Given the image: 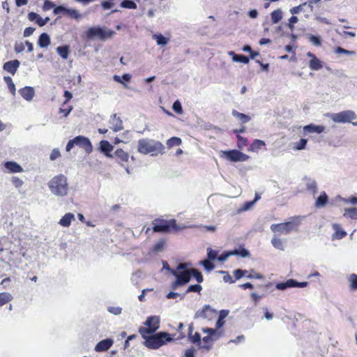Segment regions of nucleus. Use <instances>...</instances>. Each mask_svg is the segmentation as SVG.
Instances as JSON below:
<instances>
[{"instance_id":"f257e3e1","label":"nucleus","mask_w":357,"mask_h":357,"mask_svg":"<svg viewBox=\"0 0 357 357\" xmlns=\"http://www.w3.org/2000/svg\"><path fill=\"white\" fill-rule=\"evenodd\" d=\"M165 146L159 141L149 138L140 139L138 141L137 151L142 154L150 153L152 156L165 153Z\"/></svg>"},{"instance_id":"f03ea898","label":"nucleus","mask_w":357,"mask_h":357,"mask_svg":"<svg viewBox=\"0 0 357 357\" xmlns=\"http://www.w3.org/2000/svg\"><path fill=\"white\" fill-rule=\"evenodd\" d=\"M144 339V344L149 349H157L167 342H171L173 338L167 332L146 334L142 336Z\"/></svg>"},{"instance_id":"7ed1b4c3","label":"nucleus","mask_w":357,"mask_h":357,"mask_svg":"<svg viewBox=\"0 0 357 357\" xmlns=\"http://www.w3.org/2000/svg\"><path fill=\"white\" fill-rule=\"evenodd\" d=\"M48 187L51 193L57 197H65L68 192L67 177L63 174L54 176L49 182Z\"/></svg>"},{"instance_id":"20e7f679","label":"nucleus","mask_w":357,"mask_h":357,"mask_svg":"<svg viewBox=\"0 0 357 357\" xmlns=\"http://www.w3.org/2000/svg\"><path fill=\"white\" fill-rule=\"evenodd\" d=\"M303 219V216H294L290 218L289 221L286 222L273 224L271 226V229L273 232L287 235L291 231H297Z\"/></svg>"},{"instance_id":"39448f33","label":"nucleus","mask_w":357,"mask_h":357,"mask_svg":"<svg viewBox=\"0 0 357 357\" xmlns=\"http://www.w3.org/2000/svg\"><path fill=\"white\" fill-rule=\"evenodd\" d=\"M88 39L99 38L102 41L112 38L115 35V32L106 27L93 26L89 28L85 33Z\"/></svg>"},{"instance_id":"423d86ee","label":"nucleus","mask_w":357,"mask_h":357,"mask_svg":"<svg viewBox=\"0 0 357 357\" xmlns=\"http://www.w3.org/2000/svg\"><path fill=\"white\" fill-rule=\"evenodd\" d=\"M144 325L146 327H140L139 329V333L142 336L154 333L160 327V317L158 316L149 317L144 322Z\"/></svg>"},{"instance_id":"0eeeda50","label":"nucleus","mask_w":357,"mask_h":357,"mask_svg":"<svg viewBox=\"0 0 357 357\" xmlns=\"http://www.w3.org/2000/svg\"><path fill=\"white\" fill-rule=\"evenodd\" d=\"M327 116L335 123H349L357 118L354 111L345 110L338 113H330Z\"/></svg>"},{"instance_id":"6e6552de","label":"nucleus","mask_w":357,"mask_h":357,"mask_svg":"<svg viewBox=\"0 0 357 357\" xmlns=\"http://www.w3.org/2000/svg\"><path fill=\"white\" fill-rule=\"evenodd\" d=\"M153 225L155 232L166 233L169 231L172 227H176V220H155L153 222Z\"/></svg>"},{"instance_id":"1a4fd4ad","label":"nucleus","mask_w":357,"mask_h":357,"mask_svg":"<svg viewBox=\"0 0 357 357\" xmlns=\"http://www.w3.org/2000/svg\"><path fill=\"white\" fill-rule=\"evenodd\" d=\"M222 155L231 162H244L249 158L248 155L236 149L222 151Z\"/></svg>"},{"instance_id":"9d476101","label":"nucleus","mask_w":357,"mask_h":357,"mask_svg":"<svg viewBox=\"0 0 357 357\" xmlns=\"http://www.w3.org/2000/svg\"><path fill=\"white\" fill-rule=\"evenodd\" d=\"M75 140L76 145L84 149L87 153L92 152L93 146L89 138L79 135L75 137Z\"/></svg>"},{"instance_id":"9b49d317","label":"nucleus","mask_w":357,"mask_h":357,"mask_svg":"<svg viewBox=\"0 0 357 357\" xmlns=\"http://www.w3.org/2000/svg\"><path fill=\"white\" fill-rule=\"evenodd\" d=\"M215 314V310L211 307L209 305H205L202 311H197L195 313V318H203L211 320Z\"/></svg>"},{"instance_id":"f8f14e48","label":"nucleus","mask_w":357,"mask_h":357,"mask_svg":"<svg viewBox=\"0 0 357 357\" xmlns=\"http://www.w3.org/2000/svg\"><path fill=\"white\" fill-rule=\"evenodd\" d=\"M109 123L111 125V128L114 132H119L123 129V121L118 117L116 114H114L111 116L109 119Z\"/></svg>"},{"instance_id":"ddd939ff","label":"nucleus","mask_w":357,"mask_h":357,"mask_svg":"<svg viewBox=\"0 0 357 357\" xmlns=\"http://www.w3.org/2000/svg\"><path fill=\"white\" fill-rule=\"evenodd\" d=\"M114 341L111 338H107L100 341L95 347L96 351H105L108 350L113 344Z\"/></svg>"},{"instance_id":"4468645a","label":"nucleus","mask_w":357,"mask_h":357,"mask_svg":"<svg viewBox=\"0 0 357 357\" xmlns=\"http://www.w3.org/2000/svg\"><path fill=\"white\" fill-rule=\"evenodd\" d=\"M20 65V62L18 60L15 59L13 61L6 62L3 64V70L8 72L11 75H14L15 73H16L17 68H19Z\"/></svg>"},{"instance_id":"2eb2a0df","label":"nucleus","mask_w":357,"mask_h":357,"mask_svg":"<svg viewBox=\"0 0 357 357\" xmlns=\"http://www.w3.org/2000/svg\"><path fill=\"white\" fill-rule=\"evenodd\" d=\"M303 181L307 190L314 196L317 192V183L315 180L311 178L305 177L303 178Z\"/></svg>"},{"instance_id":"dca6fc26","label":"nucleus","mask_w":357,"mask_h":357,"mask_svg":"<svg viewBox=\"0 0 357 357\" xmlns=\"http://www.w3.org/2000/svg\"><path fill=\"white\" fill-rule=\"evenodd\" d=\"M113 149V146L108 141L102 140L100 142V151L105 153V155L108 158L114 157V155L110 153Z\"/></svg>"},{"instance_id":"f3484780","label":"nucleus","mask_w":357,"mask_h":357,"mask_svg":"<svg viewBox=\"0 0 357 357\" xmlns=\"http://www.w3.org/2000/svg\"><path fill=\"white\" fill-rule=\"evenodd\" d=\"M19 93L22 97L27 101H31L35 94L33 88L31 86H25L20 89Z\"/></svg>"},{"instance_id":"a211bd4d","label":"nucleus","mask_w":357,"mask_h":357,"mask_svg":"<svg viewBox=\"0 0 357 357\" xmlns=\"http://www.w3.org/2000/svg\"><path fill=\"white\" fill-rule=\"evenodd\" d=\"M325 130V127L323 126H317L314 124H309L303 127V131L307 133H318L320 134Z\"/></svg>"},{"instance_id":"6ab92c4d","label":"nucleus","mask_w":357,"mask_h":357,"mask_svg":"<svg viewBox=\"0 0 357 357\" xmlns=\"http://www.w3.org/2000/svg\"><path fill=\"white\" fill-rule=\"evenodd\" d=\"M4 167L11 173H20L23 172L22 167L15 162L8 161L4 163Z\"/></svg>"},{"instance_id":"aec40b11","label":"nucleus","mask_w":357,"mask_h":357,"mask_svg":"<svg viewBox=\"0 0 357 357\" xmlns=\"http://www.w3.org/2000/svg\"><path fill=\"white\" fill-rule=\"evenodd\" d=\"M172 274L176 277V279L181 280H186L187 283H188L191 278V274L189 271H181L178 272L177 271H172Z\"/></svg>"},{"instance_id":"412c9836","label":"nucleus","mask_w":357,"mask_h":357,"mask_svg":"<svg viewBox=\"0 0 357 357\" xmlns=\"http://www.w3.org/2000/svg\"><path fill=\"white\" fill-rule=\"evenodd\" d=\"M73 220H75L74 214L72 213H67L61 218L59 223L63 227H68Z\"/></svg>"},{"instance_id":"4be33fe9","label":"nucleus","mask_w":357,"mask_h":357,"mask_svg":"<svg viewBox=\"0 0 357 357\" xmlns=\"http://www.w3.org/2000/svg\"><path fill=\"white\" fill-rule=\"evenodd\" d=\"M50 44V38L46 33H43L39 36L38 45L41 48L47 47Z\"/></svg>"},{"instance_id":"5701e85b","label":"nucleus","mask_w":357,"mask_h":357,"mask_svg":"<svg viewBox=\"0 0 357 357\" xmlns=\"http://www.w3.org/2000/svg\"><path fill=\"white\" fill-rule=\"evenodd\" d=\"M309 68L312 70H319L323 68V63L317 57H314L310 61Z\"/></svg>"},{"instance_id":"b1692460","label":"nucleus","mask_w":357,"mask_h":357,"mask_svg":"<svg viewBox=\"0 0 357 357\" xmlns=\"http://www.w3.org/2000/svg\"><path fill=\"white\" fill-rule=\"evenodd\" d=\"M328 198L325 192H322L321 195L317 197L315 206L317 208L324 207L328 202Z\"/></svg>"},{"instance_id":"393cba45","label":"nucleus","mask_w":357,"mask_h":357,"mask_svg":"<svg viewBox=\"0 0 357 357\" xmlns=\"http://www.w3.org/2000/svg\"><path fill=\"white\" fill-rule=\"evenodd\" d=\"M56 52L63 59H67L70 53L69 46H59L56 49Z\"/></svg>"},{"instance_id":"a878e982","label":"nucleus","mask_w":357,"mask_h":357,"mask_svg":"<svg viewBox=\"0 0 357 357\" xmlns=\"http://www.w3.org/2000/svg\"><path fill=\"white\" fill-rule=\"evenodd\" d=\"M295 280L289 279L284 282H278L276 284L275 287L279 290H285L287 288L294 287Z\"/></svg>"},{"instance_id":"bb28decb","label":"nucleus","mask_w":357,"mask_h":357,"mask_svg":"<svg viewBox=\"0 0 357 357\" xmlns=\"http://www.w3.org/2000/svg\"><path fill=\"white\" fill-rule=\"evenodd\" d=\"M28 18L30 21L35 22L40 26H44L43 19L37 13L31 12L28 14Z\"/></svg>"},{"instance_id":"cd10ccee","label":"nucleus","mask_w":357,"mask_h":357,"mask_svg":"<svg viewBox=\"0 0 357 357\" xmlns=\"http://www.w3.org/2000/svg\"><path fill=\"white\" fill-rule=\"evenodd\" d=\"M232 115L241 121L242 123H248L250 121V117L245 114L240 113L236 110H232Z\"/></svg>"},{"instance_id":"c85d7f7f","label":"nucleus","mask_w":357,"mask_h":357,"mask_svg":"<svg viewBox=\"0 0 357 357\" xmlns=\"http://www.w3.org/2000/svg\"><path fill=\"white\" fill-rule=\"evenodd\" d=\"M13 298V296L8 292L0 293V306H3L9 303Z\"/></svg>"},{"instance_id":"c756f323","label":"nucleus","mask_w":357,"mask_h":357,"mask_svg":"<svg viewBox=\"0 0 357 357\" xmlns=\"http://www.w3.org/2000/svg\"><path fill=\"white\" fill-rule=\"evenodd\" d=\"M271 20L273 24L278 23L282 18V11L277 9L271 13Z\"/></svg>"},{"instance_id":"7c9ffc66","label":"nucleus","mask_w":357,"mask_h":357,"mask_svg":"<svg viewBox=\"0 0 357 357\" xmlns=\"http://www.w3.org/2000/svg\"><path fill=\"white\" fill-rule=\"evenodd\" d=\"M114 155L121 162H127L129 158L128 153L121 149H119L115 151Z\"/></svg>"},{"instance_id":"2f4dec72","label":"nucleus","mask_w":357,"mask_h":357,"mask_svg":"<svg viewBox=\"0 0 357 357\" xmlns=\"http://www.w3.org/2000/svg\"><path fill=\"white\" fill-rule=\"evenodd\" d=\"M181 139L177 137H173L169 139L167 142V146L168 149H171L173 146H179L181 144Z\"/></svg>"},{"instance_id":"473e14b6","label":"nucleus","mask_w":357,"mask_h":357,"mask_svg":"<svg viewBox=\"0 0 357 357\" xmlns=\"http://www.w3.org/2000/svg\"><path fill=\"white\" fill-rule=\"evenodd\" d=\"M234 62H240L245 64L249 63V58L243 54H234V57L231 58Z\"/></svg>"},{"instance_id":"72a5a7b5","label":"nucleus","mask_w":357,"mask_h":357,"mask_svg":"<svg viewBox=\"0 0 357 357\" xmlns=\"http://www.w3.org/2000/svg\"><path fill=\"white\" fill-rule=\"evenodd\" d=\"M271 243L273 246L280 250H284V243L283 241L277 237H273L271 240Z\"/></svg>"},{"instance_id":"f704fd0d","label":"nucleus","mask_w":357,"mask_h":357,"mask_svg":"<svg viewBox=\"0 0 357 357\" xmlns=\"http://www.w3.org/2000/svg\"><path fill=\"white\" fill-rule=\"evenodd\" d=\"M153 38L155 40L158 45H165L168 43V39L162 34H155L153 36Z\"/></svg>"},{"instance_id":"c9c22d12","label":"nucleus","mask_w":357,"mask_h":357,"mask_svg":"<svg viewBox=\"0 0 357 357\" xmlns=\"http://www.w3.org/2000/svg\"><path fill=\"white\" fill-rule=\"evenodd\" d=\"M344 215L347 216L353 220H356L357 219V208L355 207L350 208H346Z\"/></svg>"},{"instance_id":"e433bc0d","label":"nucleus","mask_w":357,"mask_h":357,"mask_svg":"<svg viewBox=\"0 0 357 357\" xmlns=\"http://www.w3.org/2000/svg\"><path fill=\"white\" fill-rule=\"evenodd\" d=\"M190 273L191 276H193L197 282L201 283L203 282V276L199 271L195 268H190Z\"/></svg>"},{"instance_id":"4c0bfd02","label":"nucleus","mask_w":357,"mask_h":357,"mask_svg":"<svg viewBox=\"0 0 357 357\" xmlns=\"http://www.w3.org/2000/svg\"><path fill=\"white\" fill-rule=\"evenodd\" d=\"M190 341L193 344H197L199 346L201 344V335L199 333L195 332L194 334H188Z\"/></svg>"},{"instance_id":"58836bf2","label":"nucleus","mask_w":357,"mask_h":357,"mask_svg":"<svg viewBox=\"0 0 357 357\" xmlns=\"http://www.w3.org/2000/svg\"><path fill=\"white\" fill-rule=\"evenodd\" d=\"M121 8L135 9L137 8V4L132 0H123L121 4Z\"/></svg>"},{"instance_id":"ea45409f","label":"nucleus","mask_w":357,"mask_h":357,"mask_svg":"<svg viewBox=\"0 0 357 357\" xmlns=\"http://www.w3.org/2000/svg\"><path fill=\"white\" fill-rule=\"evenodd\" d=\"M66 14H67L69 17L77 20L82 18V15L79 14V12L75 9L68 8Z\"/></svg>"},{"instance_id":"a19ab883","label":"nucleus","mask_w":357,"mask_h":357,"mask_svg":"<svg viewBox=\"0 0 357 357\" xmlns=\"http://www.w3.org/2000/svg\"><path fill=\"white\" fill-rule=\"evenodd\" d=\"M349 282L351 289L357 290V275L352 273L349 276Z\"/></svg>"},{"instance_id":"79ce46f5","label":"nucleus","mask_w":357,"mask_h":357,"mask_svg":"<svg viewBox=\"0 0 357 357\" xmlns=\"http://www.w3.org/2000/svg\"><path fill=\"white\" fill-rule=\"evenodd\" d=\"M113 79L116 82L123 84V82H124L123 81L128 82L130 80L131 75L130 74H127V73L123 75V76L121 77L119 75H114Z\"/></svg>"},{"instance_id":"37998d69","label":"nucleus","mask_w":357,"mask_h":357,"mask_svg":"<svg viewBox=\"0 0 357 357\" xmlns=\"http://www.w3.org/2000/svg\"><path fill=\"white\" fill-rule=\"evenodd\" d=\"M306 36L314 45L319 47L321 45L319 36H314L312 34H307Z\"/></svg>"},{"instance_id":"c03bdc74","label":"nucleus","mask_w":357,"mask_h":357,"mask_svg":"<svg viewBox=\"0 0 357 357\" xmlns=\"http://www.w3.org/2000/svg\"><path fill=\"white\" fill-rule=\"evenodd\" d=\"M4 81L8 84V88L9 91L12 93L13 95L15 94V86L14 83L13 82V80L11 77H3Z\"/></svg>"},{"instance_id":"a18cd8bd","label":"nucleus","mask_w":357,"mask_h":357,"mask_svg":"<svg viewBox=\"0 0 357 357\" xmlns=\"http://www.w3.org/2000/svg\"><path fill=\"white\" fill-rule=\"evenodd\" d=\"M335 53L337 54H343L348 56H354L356 54L355 51L347 50L341 47H337L335 50Z\"/></svg>"},{"instance_id":"49530a36","label":"nucleus","mask_w":357,"mask_h":357,"mask_svg":"<svg viewBox=\"0 0 357 357\" xmlns=\"http://www.w3.org/2000/svg\"><path fill=\"white\" fill-rule=\"evenodd\" d=\"M200 264L204 267V268L207 271H211L213 270L215 268L214 264L211 261V260L208 259H204L203 261H201Z\"/></svg>"},{"instance_id":"de8ad7c7","label":"nucleus","mask_w":357,"mask_h":357,"mask_svg":"<svg viewBox=\"0 0 357 357\" xmlns=\"http://www.w3.org/2000/svg\"><path fill=\"white\" fill-rule=\"evenodd\" d=\"M202 287L200 284H191L188 287V289L185 291V295L190 292H197L200 293Z\"/></svg>"},{"instance_id":"09e8293b","label":"nucleus","mask_w":357,"mask_h":357,"mask_svg":"<svg viewBox=\"0 0 357 357\" xmlns=\"http://www.w3.org/2000/svg\"><path fill=\"white\" fill-rule=\"evenodd\" d=\"M248 273V271H247V270H241V269L235 270L234 271V275L235 277V280H239L241 278L246 276Z\"/></svg>"},{"instance_id":"8fccbe9b","label":"nucleus","mask_w":357,"mask_h":357,"mask_svg":"<svg viewBox=\"0 0 357 357\" xmlns=\"http://www.w3.org/2000/svg\"><path fill=\"white\" fill-rule=\"evenodd\" d=\"M308 6L307 4V2H305L298 6H295V7H293L290 9V13L292 14V15H296V14H298L300 12L303 11V7L305 6Z\"/></svg>"},{"instance_id":"3c124183","label":"nucleus","mask_w":357,"mask_h":357,"mask_svg":"<svg viewBox=\"0 0 357 357\" xmlns=\"http://www.w3.org/2000/svg\"><path fill=\"white\" fill-rule=\"evenodd\" d=\"M249 272V274H248L246 275V277L248 278V279H253V278H256V279H263L264 278V276L259 273H257L256 271H255L254 270H250Z\"/></svg>"},{"instance_id":"603ef678","label":"nucleus","mask_w":357,"mask_h":357,"mask_svg":"<svg viewBox=\"0 0 357 357\" xmlns=\"http://www.w3.org/2000/svg\"><path fill=\"white\" fill-rule=\"evenodd\" d=\"M208 259L211 261L215 260L218 257V252L212 250L211 248L207 249Z\"/></svg>"},{"instance_id":"864d4df0","label":"nucleus","mask_w":357,"mask_h":357,"mask_svg":"<svg viewBox=\"0 0 357 357\" xmlns=\"http://www.w3.org/2000/svg\"><path fill=\"white\" fill-rule=\"evenodd\" d=\"M265 146V142L260 139H255L252 144L251 145V148L252 150L259 149L261 146Z\"/></svg>"},{"instance_id":"5fc2aeb1","label":"nucleus","mask_w":357,"mask_h":357,"mask_svg":"<svg viewBox=\"0 0 357 357\" xmlns=\"http://www.w3.org/2000/svg\"><path fill=\"white\" fill-rule=\"evenodd\" d=\"M11 181L16 188H21L24 183L23 181L17 176H13Z\"/></svg>"},{"instance_id":"6e6d98bb","label":"nucleus","mask_w":357,"mask_h":357,"mask_svg":"<svg viewBox=\"0 0 357 357\" xmlns=\"http://www.w3.org/2000/svg\"><path fill=\"white\" fill-rule=\"evenodd\" d=\"M307 139H301L298 142L296 143L295 146V149L296 150H303L305 148L307 144Z\"/></svg>"},{"instance_id":"4d7b16f0","label":"nucleus","mask_w":357,"mask_h":357,"mask_svg":"<svg viewBox=\"0 0 357 357\" xmlns=\"http://www.w3.org/2000/svg\"><path fill=\"white\" fill-rule=\"evenodd\" d=\"M165 245V241L163 240H160L158 243H156L153 248V250L155 252H160L163 250Z\"/></svg>"},{"instance_id":"13d9d810","label":"nucleus","mask_w":357,"mask_h":357,"mask_svg":"<svg viewBox=\"0 0 357 357\" xmlns=\"http://www.w3.org/2000/svg\"><path fill=\"white\" fill-rule=\"evenodd\" d=\"M187 284V281L186 280H178V279H176V280L172 284V289L175 290L178 287L180 286H183L184 284Z\"/></svg>"},{"instance_id":"bf43d9fd","label":"nucleus","mask_w":357,"mask_h":357,"mask_svg":"<svg viewBox=\"0 0 357 357\" xmlns=\"http://www.w3.org/2000/svg\"><path fill=\"white\" fill-rule=\"evenodd\" d=\"M172 109L178 114H181L183 111L181 104L178 100H176L174 102Z\"/></svg>"},{"instance_id":"052dcab7","label":"nucleus","mask_w":357,"mask_h":357,"mask_svg":"<svg viewBox=\"0 0 357 357\" xmlns=\"http://www.w3.org/2000/svg\"><path fill=\"white\" fill-rule=\"evenodd\" d=\"M67 8L63 6H58L56 7H54L53 13L54 15H59L61 13H66L67 12Z\"/></svg>"},{"instance_id":"680f3d73","label":"nucleus","mask_w":357,"mask_h":357,"mask_svg":"<svg viewBox=\"0 0 357 357\" xmlns=\"http://www.w3.org/2000/svg\"><path fill=\"white\" fill-rule=\"evenodd\" d=\"M60 155H61V153H60L59 150L58 149H54L50 153V160L54 161L56 158L60 157Z\"/></svg>"},{"instance_id":"e2e57ef3","label":"nucleus","mask_w":357,"mask_h":357,"mask_svg":"<svg viewBox=\"0 0 357 357\" xmlns=\"http://www.w3.org/2000/svg\"><path fill=\"white\" fill-rule=\"evenodd\" d=\"M108 311L114 315H119L121 313L122 308L120 307H109Z\"/></svg>"},{"instance_id":"0e129e2a","label":"nucleus","mask_w":357,"mask_h":357,"mask_svg":"<svg viewBox=\"0 0 357 357\" xmlns=\"http://www.w3.org/2000/svg\"><path fill=\"white\" fill-rule=\"evenodd\" d=\"M221 273L225 274L223 277V281L225 282H229L230 284L234 283L235 282L234 280L232 279L231 276L226 271H220Z\"/></svg>"},{"instance_id":"69168bd1","label":"nucleus","mask_w":357,"mask_h":357,"mask_svg":"<svg viewBox=\"0 0 357 357\" xmlns=\"http://www.w3.org/2000/svg\"><path fill=\"white\" fill-rule=\"evenodd\" d=\"M190 268H188V264L187 263H180L178 264L176 267V270L178 272L181 271H189Z\"/></svg>"},{"instance_id":"338daca9","label":"nucleus","mask_w":357,"mask_h":357,"mask_svg":"<svg viewBox=\"0 0 357 357\" xmlns=\"http://www.w3.org/2000/svg\"><path fill=\"white\" fill-rule=\"evenodd\" d=\"M202 331L205 333H208V335L214 336L215 335H218V333L216 331V329L211 328H203Z\"/></svg>"},{"instance_id":"774afa93","label":"nucleus","mask_w":357,"mask_h":357,"mask_svg":"<svg viewBox=\"0 0 357 357\" xmlns=\"http://www.w3.org/2000/svg\"><path fill=\"white\" fill-rule=\"evenodd\" d=\"M54 7H55V4L53 2H52L49 0H45L44 5H43L44 10H50Z\"/></svg>"}]
</instances>
